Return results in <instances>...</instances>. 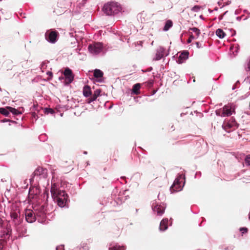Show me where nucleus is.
<instances>
[{
	"label": "nucleus",
	"mask_w": 250,
	"mask_h": 250,
	"mask_svg": "<svg viewBox=\"0 0 250 250\" xmlns=\"http://www.w3.org/2000/svg\"><path fill=\"white\" fill-rule=\"evenodd\" d=\"M103 10L106 15H111L118 13L121 10V7L117 3L111 2L105 4Z\"/></svg>",
	"instance_id": "obj_1"
},
{
	"label": "nucleus",
	"mask_w": 250,
	"mask_h": 250,
	"mask_svg": "<svg viewBox=\"0 0 250 250\" xmlns=\"http://www.w3.org/2000/svg\"><path fill=\"white\" fill-rule=\"evenodd\" d=\"M182 175L177 177L174 181L173 185L170 187V190L171 193L181 191L184 186V183Z\"/></svg>",
	"instance_id": "obj_2"
},
{
	"label": "nucleus",
	"mask_w": 250,
	"mask_h": 250,
	"mask_svg": "<svg viewBox=\"0 0 250 250\" xmlns=\"http://www.w3.org/2000/svg\"><path fill=\"white\" fill-rule=\"evenodd\" d=\"M59 33L56 30H48L45 34L46 40L50 43H54L57 40Z\"/></svg>",
	"instance_id": "obj_3"
},
{
	"label": "nucleus",
	"mask_w": 250,
	"mask_h": 250,
	"mask_svg": "<svg viewBox=\"0 0 250 250\" xmlns=\"http://www.w3.org/2000/svg\"><path fill=\"white\" fill-rule=\"evenodd\" d=\"M89 51L93 54L99 53L103 49V44L100 42H95L89 44L88 47Z\"/></svg>",
	"instance_id": "obj_4"
},
{
	"label": "nucleus",
	"mask_w": 250,
	"mask_h": 250,
	"mask_svg": "<svg viewBox=\"0 0 250 250\" xmlns=\"http://www.w3.org/2000/svg\"><path fill=\"white\" fill-rule=\"evenodd\" d=\"M223 127L227 132H229L231 130L236 129L238 127V124L235 120L229 121L224 123Z\"/></svg>",
	"instance_id": "obj_5"
},
{
	"label": "nucleus",
	"mask_w": 250,
	"mask_h": 250,
	"mask_svg": "<svg viewBox=\"0 0 250 250\" xmlns=\"http://www.w3.org/2000/svg\"><path fill=\"white\" fill-rule=\"evenodd\" d=\"M25 215L26 220L28 223H31L35 221L37 215L35 211L34 212L31 209H26Z\"/></svg>",
	"instance_id": "obj_6"
},
{
	"label": "nucleus",
	"mask_w": 250,
	"mask_h": 250,
	"mask_svg": "<svg viewBox=\"0 0 250 250\" xmlns=\"http://www.w3.org/2000/svg\"><path fill=\"white\" fill-rule=\"evenodd\" d=\"M34 210L36 212L37 216L41 217H44L46 212L45 206L44 205L35 207Z\"/></svg>",
	"instance_id": "obj_7"
},
{
	"label": "nucleus",
	"mask_w": 250,
	"mask_h": 250,
	"mask_svg": "<svg viewBox=\"0 0 250 250\" xmlns=\"http://www.w3.org/2000/svg\"><path fill=\"white\" fill-rule=\"evenodd\" d=\"M0 113L6 117L12 118L15 115L21 114L22 112L21 110H0Z\"/></svg>",
	"instance_id": "obj_8"
},
{
	"label": "nucleus",
	"mask_w": 250,
	"mask_h": 250,
	"mask_svg": "<svg viewBox=\"0 0 250 250\" xmlns=\"http://www.w3.org/2000/svg\"><path fill=\"white\" fill-rule=\"evenodd\" d=\"M34 176H42L45 178L47 175V169L42 167H38L33 173Z\"/></svg>",
	"instance_id": "obj_9"
},
{
	"label": "nucleus",
	"mask_w": 250,
	"mask_h": 250,
	"mask_svg": "<svg viewBox=\"0 0 250 250\" xmlns=\"http://www.w3.org/2000/svg\"><path fill=\"white\" fill-rule=\"evenodd\" d=\"M63 74L65 77V81L67 83H70L73 81L74 75L72 70L69 68H66L65 69Z\"/></svg>",
	"instance_id": "obj_10"
},
{
	"label": "nucleus",
	"mask_w": 250,
	"mask_h": 250,
	"mask_svg": "<svg viewBox=\"0 0 250 250\" xmlns=\"http://www.w3.org/2000/svg\"><path fill=\"white\" fill-rule=\"evenodd\" d=\"M165 49L162 46H159L156 50L155 58L153 59L155 61H158L161 59L164 56Z\"/></svg>",
	"instance_id": "obj_11"
},
{
	"label": "nucleus",
	"mask_w": 250,
	"mask_h": 250,
	"mask_svg": "<svg viewBox=\"0 0 250 250\" xmlns=\"http://www.w3.org/2000/svg\"><path fill=\"white\" fill-rule=\"evenodd\" d=\"M40 193V190L37 188H30L29 191V196L31 198H37L38 194Z\"/></svg>",
	"instance_id": "obj_12"
},
{
	"label": "nucleus",
	"mask_w": 250,
	"mask_h": 250,
	"mask_svg": "<svg viewBox=\"0 0 250 250\" xmlns=\"http://www.w3.org/2000/svg\"><path fill=\"white\" fill-rule=\"evenodd\" d=\"M235 110H215L216 114L222 117L229 116Z\"/></svg>",
	"instance_id": "obj_13"
},
{
	"label": "nucleus",
	"mask_w": 250,
	"mask_h": 250,
	"mask_svg": "<svg viewBox=\"0 0 250 250\" xmlns=\"http://www.w3.org/2000/svg\"><path fill=\"white\" fill-rule=\"evenodd\" d=\"M20 214V210L16 209V210H13L10 212V216L16 222V223H20V220H18Z\"/></svg>",
	"instance_id": "obj_14"
},
{
	"label": "nucleus",
	"mask_w": 250,
	"mask_h": 250,
	"mask_svg": "<svg viewBox=\"0 0 250 250\" xmlns=\"http://www.w3.org/2000/svg\"><path fill=\"white\" fill-rule=\"evenodd\" d=\"M152 208L153 211L157 212L158 215H161L164 212L165 208L161 205H156L154 206Z\"/></svg>",
	"instance_id": "obj_15"
},
{
	"label": "nucleus",
	"mask_w": 250,
	"mask_h": 250,
	"mask_svg": "<svg viewBox=\"0 0 250 250\" xmlns=\"http://www.w3.org/2000/svg\"><path fill=\"white\" fill-rule=\"evenodd\" d=\"M188 51H184L182 52L179 56L177 62L179 63H182L184 61L188 58Z\"/></svg>",
	"instance_id": "obj_16"
},
{
	"label": "nucleus",
	"mask_w": 250,
	"mask_h": 250,
	"mask_svg": "<svg viewBox=\"0 0 250 250\" xmlns=\"http://www.w3.org/2000/svg\"><path fill=\"white\" fill-rule=\"evenodd\" d=\"M67 200V198H65V197L56 198L57 204L61 207H63L65 205Z\"/></svg>",
	"instance_id": "obj_17"
},
{
	"label": "nucleus",
	"mask_w": 250,
	"mask_h": 250,
	"mask_svg": "<svg viewBox=\"0 0 250 250\" xmlns=\"http://www.w3.org/2000/svg\"><path fill=\"white\" fill-rule=\"evenodd\" d=\"M167 219H163L160 224V229L161 230L164 231L167 228Z\"/></svg>",
	"instance_id": "obj_18"
},
{
	"label": "nucleus",
	"mask_w": 250,
	"mask_h": 250,
	"mask_svg": "<svg viewBox=\"0 0 250 250\" xmlns=\"http://www.w3.org/2000/svg\"><path fill=\"white\" fill-rule=\"evenodd\" d=\"M54 197L56 198H61L63 197H65V198H67L68 196L67 194L65 193V191L59 190L58 193H56V194L55 195V197Z\"/></svg>",
	"instance_id": "obj_19"
},
{
	"label": "nucleus",
	"mask_w": 250,
	"mask_h": 250,
	"mask_svg": "<svg viewBox=\"0 0 250 250\" xmlns=\"http://www.w3.org/2000/svg\"><path fill=\"white\" fill-rule=\"evenodd\" d=\"M83 95L86 97L89 96L91 94V88L90 86L85 85L83 88Z\"/></svg>",
	"instance_id": "obj_20"
},
{
	"label": "nucleus",
	"mask_w": 250,
	"mask_h": 250,
	"mask_svg": "<svg viewBox=\"0 0 250 250\" xmlns=\"http://www.w3.org/2000/svg\"><path fill=\"white\" fill-rule=\"evenodd\" d=\"M59 190V189L58 188L57 185L55 183L52 184L51 193L53 197H55V195L58 193Z\"/></svg>",
	"instance_id": "obj_21"
},
{
	"label": "nucleus",
	"mask_w": 250,
	"mask_h": 250,
	"mask_svg": "<svg viewBox=\"0 0 250 250\" xmlns=\"http://www.w3.org/2000/svg\"><path fill=\"white\" fill-rule=\"evenodd\" d=\"M141 88V84L140 83H136L134 84L132 88V92L136 95L140 93L139 90Z\"/></svg>",
	"instance_id": "obj_22"
},
{
	"label": "nucleus",
	"mask_w": 250,
	"mask_h": 250,
	"mask_svg": "<svg viewBox=\"0 0 250 250\" xmlns=\"http://www.w3.org/2000/svg\"><path fill=\"white\" fill-rule=\"evenodd\" d=\"M216 35L220 39H223L226 35V33L221 29H218L216 31Z\"/></svg>",
	"instance_id": "obj_23"
},
{
	"label": "nucleus",
	"mask_w": 250,
	"mask_h": 250,
	"mask_svg": "<svg viewBox=\"0 0 250 250\" xmlns=\"http://www.w3.org/2000/svg\"><path fill=\"white\" fill-rule=\"evenodd\" d=\"M104 73L100 69H95L94 71V76L96 78H101L103 77Z\"/></svg>",
	"instance_id": "obj_24"
},
{
	"label": "nucleus",
	"mask_w": 250,
	"mask_h": 250,
	"mask_svg": "<svg viewBox=\"0 0 250 250\" xmlns=\"http://www.w3.org/2000/svg\"><path fill=\"white\" fill-rule=\"evenodd\" d=\"M173 25V22L171 20H167L165 24V25L163 28V30L167 31L169 30V29Z\"/></svg>",
	"instance_id": "obj_25"
},
{
	"label": "nucleus",
	"mask_w": 250,
	"mask_h": 250,
	"mask_svg": "<svg viewBox=\"0 0 250 250\" xmlns=\"http://www.w3.org/2000/svg\"><path fill=\"white\" fill-rule=\"evenodd\" d=\"M125 246H115L109 248V250H125Z\"/></svg>",
	"instance_id": "obj_26"
},
{
	"label": "nucleus",
	"mask_w": 250,
	"mask_h": 250,
	"mask_svg": "<svg viewBox=\"0 0 250 250\" xmlns=\"http://www.w3.org/2000/svg\"><path fill=\"white\" fill-rule=\"evenodd\" d=\"M189 30L194 32L197 36H199L201 33L200 30L196 27L190 28Z\"/></svg>",
	"instance_id": "obj_27"
},
{
	"label": "nucleus",
	"mask_w": 250,
	"mask_h": 250,
	"mask_svg": "<svg viewBox=\"0 0 250 250\" xmlns=\"http://www.w3.org/2000/svg\"><path fill=\"white\" fill-rule=\"evenodd\" d=\"M140 161L143 163L146 164L147 163H150V161L147 160V158L146 157H142L140 160Z\"/></svg>",
	"instance_id": "obj_28"
},
{
	"label": "nucleus",
	"mask_w": 250,
	"mask_h": 250,
	"mask_svg": "<svg viewBox=\"0 0 250 250\" xmlns=\"http://www.w3.org/2000/svg\"><path fill=\"white\" fill-rule=\"evenodd\" d=\"M240 231L242 234H244L248 232V229L246 227L241 228H240Z\"/></svg>",
	"instance_id": "obj_29"
},
{
	"label": "nucleus",
	"mask_w": 250,
	"mask_h": 250,
	"mask_svg": "<svg viewBox=\"0 0 250 250\" xmlns=\"http://www.w3.org/2000/svg\"><path fill=\"white\" fill-rule=\"evenodd\" d=\"M200 9V7L198 5H195L194 7H193L191 9L192 11H195V12H198Z\"/></svg>",
	"instance_id": "obj_30"
},
{
	"label": "nucleus",
	"mask_w": 250,
	"mask_h": 250,
	"mask_svg": "<svg viewBox=\"0 0 250 250\" xmlns=\"http://www.w3.org/2000/svg\"><path fill=\"white\" fill-rule=\"evenodd\" d=\"M5 244V242L4 240H0V250H1L3 249Z\"/></svg>",
	"instance_id": "obj_31"
},
{
	"label": "nucleus",
	"mask_w": 250,
	"mask_h": 250,
	"mask_svg": "<svg viewBox=\"0 0 250 250\" xmlns=\"http://www.w3.org/2000/svg\"><path fill=\"white\" fill-rule=\"evenodd\" d=\"M245 163L250 166V155H248L245 158Z\"/></svg>",
	"instance_id": "obj_32"
},
{
	"label": "nucleus",
	"mask_w": 250,
	"mask_h": 250,
	"mask_svg": "<svg viewBox=\"0 0 250 250\" xmlns=\"http://www.w3.org/2000/svg\"><path fill=\"white\" fill-rule=\"evenodd\" d=\"M44 114L46 115H48L49 113H51L52 114L55 113V110H44Z\"/></svg>",
	"instance_id": "obj_33"
},
{
	"label": "nucleus",
	"mask_w": 250,
	"mask_h": 250,
	"mask_svg": "<svg viewBox=\"0 0 250 250\" xmlns=\"http://www.w3.org/2000/svg\"><path fill=\"white\" fill-rule=\"evenodd\" d=\"M194 38V36L192 35H191L189 38L188 39L187 42L188 43H190L191 42L192 40Z\"/></svg>",
	"instance_id": "obj_34"
},
{
	"label": "nucleus",
	"mask_w": 250,
	"mask_h": 250,
	"mask_svg": "<svg viewBox=\"0 0 250 250\" xmlns=\"http://www.w3.org/2000/svg\"><path fill=\"white\" fill-rule=\"evenodd\" d=\"M0 109H5L4 108H3V107H0ZM6 109L11 110V109H16L15 108H13V107H12L7 106Z\"/></svg>",
	"instance_id": "obj_35"
},
{
	"label": "nucleus",
	"mask_w": 250,
	"mask_h": 250,
	"mask_svg": "<svg viewBox=\"0 0 250 250\" xmlns=\"http://www.w3.org/2000/svg\"><path fill=\"white\" fill-rule=\"evenodd\" d=\"M46 74L50 77V79L53 77V73L51 71H48Z\"/></svg>",
	"instance_id": "obj_36"
},
{
	"label": "nucleus",
	"mask_w": 250,
	"mask_h": 250,
	"mask_svg": "<svg viewBox=\"0 0 250 250\" xmlns=\"http://www.w3.org/2000/svg\"><path fill=\"white\" fill-rule=\"evenodd\" d=\"M37 116L35 112H32V117L35 118L36 120L37 119L36 117Z\"/></svg>",
	"instance_id": "obj_37"
},
{
	"label": "nucleus",
	"mask_w": 250,
	"mask_h": 250,
	"mask_svg": "<svg viewBox=\"0 0 250 250\" xmlns=\"http://www.w3.org/2000/svg\"><path fill=\"white\" fill-rule=\"evenodd\" d=\"M56 250H64L63 246H59L56 248Z\"/></svg>",
	"instance_id": "obj_38"
},
{
	"label": "nucleus",
	"mask_w": 250,
	"mask_h": 250,
	"mask_svg": "<svg viewBox=\"0 0 250 250\" xmlns=\"http://www.w3.org/2000/svg\"><path fill=\"white\" fill-rule=\"evenodd\" d=\"M106 104H109V108H111L112 106V105L111 104V103H107Z\"/></svg>",
	"instance_id": "obj_39"
},
{
	"label": "nucleus",
	"mask_w": 250,
	"mask_h": 250,
	"mask_svg": "<svg viewBox=\"0 0 250 250\" xmlns=\"http://www.w3.org/2000/svg\"><path fill=\"white\" fill-rule=\"evenodd\" d=\"M55 176V172L54 171L52 172V178L54 179Z\"/></svg>",
	"instance_id": "obj_40"
},
{
	"label": "nucleus",
	"mask_w": 250,
	"mask_h": 250,
	"mask_svg": "<svg viewBox=\"0 0 250 250\" xmlns=\"http://www.w3.org/2000/svg\"><path fill=\"white\" fill-rule=\"evenodd\" d=\"M197 46L198 47H200V46H199V42H196V43Z\"/></svg>",
	"instance_id": "obj_41"
},
{
	"label": "nucleus",
	"mask_w": 250,
	"mask_h": 250,
	"mask_svg": "<svg viewBox=\"0 0 250 250\" xmlns=\"http://www.w3.org/2000/svg\"><path fill=\"white\" fill-rule=\"evenodd\" d=\"M44 109L47 110V109H52L51 108L45 107L44 108Z\"/></svg>",
	"instance_id": "obj_42"
},
{
	"label": "nucleus",
	"mask_w": 250,
	"mask_h": 250,
	"mask_svg": "<svg viewBox=\"0 0 250 250\" xmlns=\"http://www.w3.org/2000/svg\"><path fill=\"white\" fill-rule=\"evenodd\" d=\"M2 220L1 218L0 217V225L2 224Z\"/></svg>",
	"instance_id": "obj_43"
},
{
	"label": "nucleus",
	"mask_w": 250,
	"mask_h": 250,
	"mask_svg": "<svg viewBox=\"0 0 250 250\" xmlns=\"http://www.w3.org/2000/svg\"><path fill=\"white\" fill-rule=\"evenodd\" d=\"M96 98H97V96L95 94V95L94 96L93 100H95V99H96Z\"/></svg>",
	"instance_id": "obj_44"
},
{
	"label": "nucleus",
	"mask_w": 250,
	"mask_h": 250,
	"mask_svg": "<svg viewBox=\"0 0 250 250\" xmlns=\"http://www.w3.org/2000/svg\"><path fill=\"white\" fill-rule=\"evenodd\" d=\"M222 18H223V16H220V17H219V19H220V20H221V19H222Z\"/></svg>",
	"instance_id": "obj_45"
},
{
	"label": "nucleus",
	"mask_w": 250,
	"mask_h": 250,
	"mask_svg": "<svg viewBox=\"0 0 250 250\" xmlns=\"http://www.w3.org/2000/svg\"><path fill=\"white\" fill-rule=\"evenodd\" d=\"M247 71L249 72V75L250 76V71Z\"/></svg>",
	"instance_id": "obj_46"
},
{
	"label": "nucleus",
	"mask_w": 250,
	"mask_h": 250,
	"mask_svg": "<svg viewBox=\"0 0 250 250\" xmlns=\"http://www.w3.org/2000/svg\"><path fill=\"white\" fill-rule=\"evenodd\" d=\"M249 219H250V214H249Z\"/></svg>",
	"instance_id": "obj_47"
}]
</instances>
